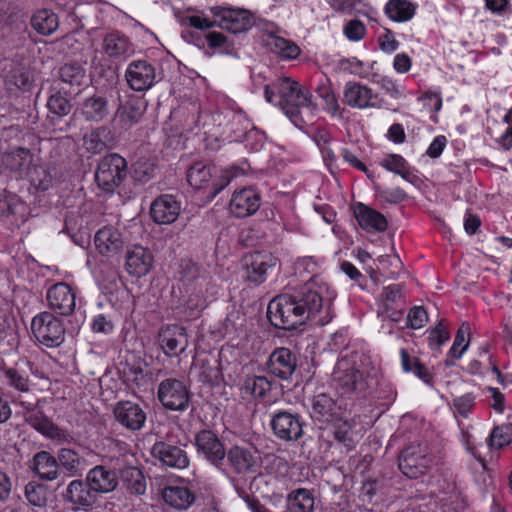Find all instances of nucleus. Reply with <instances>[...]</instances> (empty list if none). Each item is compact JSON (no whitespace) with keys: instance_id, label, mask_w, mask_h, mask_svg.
Listing matches in <instances>:
<instances>
[{"instance_id":"f257e3e1","label":"nucleus","mask_w":512,"mask_h":512,"mask_svg":"<svg viewBox=\"0 0 512 512\" xmlns=\"http://www.w3.org/2000/svg\"><path fill=\"white\" fill-rule=\"evenodd\" d=\"M366 354H345L338 359L333 371L334 388L341 397L350 398L368 387L363 368L370 365Z\"/></svg>"},{"instance_id":"f03ea898","label":"nucleus","mask_w":512,"mask_h":512,"mask_svg":"<svg viewBox=\"0 0 512 512\" xmlns=\"http://www.w3.org/2000/svg\"><path fill=\"white\" fill-rule=\"evenodd\" d=\"M324 292H327L326 285L312 278L301 286L299 290L290 295L293 297L297 307L301 308L302 311L300 312L305 316V320L316 317L324 309L325 315L319 316L317 320L323 326L328 324L333 318L330 312V299L324 300Z\"/></svg>"},{"instance_id":"7ed1b4c3","label":"nucleus","mask_w":512,"mask_h":512,"mask_svg":"<svg viewBox=\"0 0 512 512\" xmlns=\"http://www.w3.org/2000/svg\"><path fill=\"white\" fill-rule=\"evenodd\" d=\"M300 311H302L301 308L297 307L290 294H282L268 304L267 317L273 326L291 330L305 321V316Z\"/></svg>"},{"instance_id":"20e7f679","label":"nucleus","mask_w":512,"mask_h":512,"mask_svg":"<svg viewBox=\"0 0 512 512\" xmlns=\"http://www.w3.org/2000/svg\"><path fill=\"white\" fill-rule=\"evenodd\" d=\"M432 457L428 447L421 443L406 446L398 457L400 471L411 479L424 475L431 467Z\"/></svg>"},{"instance_id":"39448f33","label":"nucleus","mask_w":512,"mask_h":512,"mask_svg":"<svg viewBox=\"0 0 512 512\" xmlns=\"http://www.w3.org/2000/svg\"><path fill=\"white\" fill-rule=\"evenodd\" d=\"M127 175V162L117 153L106 155L98 164L95 173L97 185L104 191L112 192Z\"/></svg>"},{"instance_id":"423d86ee","label":"nucleus","mask_w":512,"mask_h":512,"mask_svg":"<svg viewBox=\"0 0 512 512\" xmlns=\"http://www.w3.org/2000/svg\"><path fill=\"white\" fill-rule=\"evenodd\" d=\"M31 329L39 343L48 348L58 347L65 338V329L50 312H42L32 319Z\"/></svg>"},{"instance_id":"0eeeda50","label":"nucleus","mask_w":512,"mask_h":512,"mask_svg":"<svg viewBox=\"0 0 512 512\" xmlns=\"http://www.w3.org/2000/svg\"><path fill=\"white\" fill-rule=\"evenodd\" d=\"M280 108L298 128H303L313 120L315 106L312 103V94L303 86L297 89L291 99L286 100Z\"/></svg>"},{"instance_id":"6e6552de","label":"nucleus","mask_w":512,"mask_h":512,"mask_svg":"<svg viewBox=\"0 0 512 512\" xmlns=\"http://www.w3.org/2000/svg\"><path fill=\"white\" fill-rule=\"evenodd\" d=\"M2 75L6 88L11 92L30 90L34 82L30 64L23 57L5 59L2 64Z\"/></svg>"},{"instance_id":"1a4fd4ad","label":"nucleus","mask_w":512,"mask_h":512,"mask_svg":"<svg viewBox=\"0 0 512 512\" xmlns=\"http://www.w3.org/2000/svg\"><path fill=\"white\" fill-rule=\"evenodd\" d=\"M124 77L128 87L135 92H145L160 80L156 67L144 59L131 61L126 67Z\"/></svg>"},{"instance_id":"9d476101","label":"nucleus","mask_w":512,"mask_h":512,"mask_svg":"<svg viewBox=\"0 0 512 512\" xmlns=\"http://www.w3.org/2000/svg\"><path fill=\"white\" fill-rule=\"evenodd\" d=\"M278 259L267 251H254L242 259L244 278L250 283L259 285L266 281L269 269L276 267Z\"/></svg>"},{"instance_id":"9b49d317","label":"nucleus","mask_w":512,"mask_h":512,"mask_svg":"<svg viewBox=\"0 0 512 512\" xmlns=\"http://www.w3.org/2000/svg\"><path fill=\"white\" fill-rule=\"evenodd\" d=\"M273 434L282 441H298L304 435V422L297 413L287 410L275 412L270 420Z\"/></svg>"},{"instance_id":"f8f14e48","label":"nucleus","mask_w":512,"mask_h":512,"mask_svg":"<svg viewBox=\"0 0 512 512\" xmlns=\"http://www.w3.org/2000/svg\"><path fill=\"white\" fill-rule=\"evenodd\" d=\"M157 396L166 409L173 411H184L190 404L187 387L177 379L163 380L158 386Z\"/></svg>"},{"instance_id":"ddd939ff","label":"nucleus","mask_w":512,"mask_h":512,"mask_svg":"<svg viewBox=\"0 0 512 512\" xmlns=\"http://www.w3.org/2000/svg\"><path fill=\"white\" fill-rule=\"evenodd\" d=\"M210 11L217 19V26L234 34L244 32L253 25L252 15L245 9L216 6Z\"/></svg>"},{"instance_id":"4468645a","label":"nucleus","mask_w":512,"mask_h":512,"mask_svg":"<svg viewBox=\"0 0 512 512\" xmlns=\"http://www.w3.org/2000/svg\"><path fill=\"white\" fill-rule=\"evenodd\" d=\"M102 52L111 60L124 62L136 52L135 44L124 33L114 30L104 34Z\"/></svg>"},{"instance_id":"2eb2a0df","label":"nucleus","mask_w":512,"mask_h":512,"mask_svg":"<svg viewBox=\"0 0 512 512\" xmlns=\"http://www.w3.org/2000/svg\"><path fill=\"white\" fill-rule=\"evenodd\" d=\"M195 444L199 454L212 465L220 468L226 457L223 443L211 430H201L195 436Z\"/></svg>"},{"instance_id":"dca6fc26","label":"nucleus","mask_w":512,"mask_h":512,"mask_svg":"<svg viewBox=\"0 0 512 512\" xmlns=\"http://www.w3.org/2000/svg\"><path fill=\"white\" fill-rule=\"evenodd\" d=\"M116 421L130 431L142 429L146 421L143 408L132 401H120L113 409Z\"/></svg>"},{"instance_id":"f3484780","label":"nucleus","mask_w":512,"mask_h":512,"mask_svg":"<svg viewBox=\"0 0 512 512\" xmlns=\"http://www.w3.org/2000/svg\"><path fill=\"white\" fill-rule=\"evenodd\" d=\"M46 298L49 307L60 315L68 316L75 310V294L72 288L64 282L50 287Z\"/></svg>"},{"instance_id":"a211bd4d","label":"nucleus","mask_w":512,"mask_h":512,"mask_svg":"<svg viewBox=\"0 0 512 512\" xmlns=\"http://www.w3.org/2000/svg\"><path fill=\"white\" fill-rule=\"evenodd\" d=\"M345 414L341 406L326 393H319L312 399V418L324 425H329L337 421L341 415Z\"/></svg>"},{"instance_id":"6ab92c4d","label":"nucleus","mask_w":512,"mask_h":512,"mask_svg":"<svg viewBox=\"0 0 512 512\" xmlns=\"http://www.w3.org/2000/svg\"><path fill=\"white\" fill-rule=\"evenodd\" d=\"M260 194L252 187L235 191L229 203L230 211L238 218L254 214L260 207Z\"/></svg>"},{"instance_id":"aec40b11","label":"nucleus","mask_w":512,"mask_h":512,"mask_svg":"<svg viewBox=\"0 0 512 512\" xmlns=\"http://www.w3.org/2000/svg\"><path fill=\"white\" fill-rule=\"evenodd\" d=\"M221 354H194L193 365L199 367L200 381L209 385H218L223 379Z\"/></svg>"},{"instance_id":"412c9836","label":"nucleus","mask_w":512,"mask_h":512,"mask_svg":"<svg viewBox=\"0 0 512 512\" xmlns=\"http://www.w3.org/2000/svg\"><path fill=\"white\" fill-rule=\"evenodd\" d=\"M151 454L163 465L171 468L184 469L189 465V459L186 451L164 441L156 442L152 446Z\"/></svg>"},{"instance_id":"4be33fe9","label":"nucleus","mask_w":512,"mask_h":512,"mask_svg":"<svg viewBox=\"0 0 512 512\" xmlns=\"http://www.w3.org/2000/svg\"><path fill=\"white\" fill-rule=\"evenodd\" d=\"M376 97L370 87L355 81L347 82L343 89V101L351 108H373L376 106L373 102Z\"/></svg>"},{"instance_id":"5701e85b","label":"nucleus","mask_w":512,"mask_h":512,"mask_svg":"<svg viewBox=\"0 0 512 512\" xmlns=\"http://www.w3.org/2000/svg\"><path fill=\"white\" fill-rule=\"evenodd\" d=\"M231 467L237 473H253L258 466V450L254 447L233 446L226 454Z\"/></svg>"},{"instance_id":"b1692460","label":"nucleus","mask_w":512,"mask_h":512,"mask_svg":"<svg viewBox=\"0 0 512 512\" xmlns=\"http://www.w3.org/2000/svg\"><path fill=\"white\" fill-rule=\"evenodd\" d=\"M28 214L27 205L12 193L0 196V217L9 225L19 227L26 221Z\"/></svg>"},{"instance_id":"393cba45","label":"nucleus","mask_w":512,"mask_h":512,"mask_svg":"<svg viewBox=\"0 0 512 512\" xmlns=\"http://www.w3.org/2000/svg\"><path fill=\"white\" fill-rule=\"evenodd\" d=\"M79 111L87 122L100 123L110 114L109 101L105 95L96 93L82 101Z\"/></svg>"},{"instance_id":"a878e982","label":"nucleus","mask_w":512,"mask_h":512,"mask_svg":"<svg viewBox=\"0 0 512 512\" xmlns=\"http://www.w3.org/2000/svg\"><path fill=\"white\" fill-rule=\"evenodd\" d=\"M98 497L86 479L71 481L67 486L65 494L68 502L84 509L93 507L97 503Z\"/></svg>"},{"instance_id":"bb28decb","label":"nucleus","mask_w":512,"mask_h":512,"mask_svg":"<svg viewBox=\"0 0 512 512\" xmlns=\"http://www.w3.org/2000/svg\"><path fill=\"white\" fill-rule=\"evenodd\" d=\"M180 203L172 195H161L151 205L150 213L158 224H171L180 214Z\"/></svg>"},{"instance_id":"cd10ccee","label":"nucleus","mask_w":512,"mask_h":512,"mask_svg":"<svg viewBox=\"0 0 512 512\" xmlns=\"http://www.w3.org/2000/svg\"><path fill=\"white\" fill-rule=\"evenodd\" d=\"M153 264L152 253L143 246L136 245L126 252V270L135 277H142L149 273Z\"/></svg>"},{"instance_id":"c85d7f7f","label":"nucleus","mask_w":512,"mask_h":512,"mask_svg":"<svg viewBox=\"0 0 512 512\" xmlns=\"http://www.w3.org/2000/svg\"><path fill=\"white\" fill-rule=\"evenodd\" d=\"M92 490L99 496L114 491L118 486V475L114 470L98 465L92 468L86 476Z\"/></svg>"},{"instance_id":"c756f323","label":"nucleus","mask_w":512,"mask_h":512,"mask_svg":"<svg viewBox=\"0 0 512 512\" xmlns=\"http://www.w3.org/2000/svg\"><path fill=\"white\" fill-rule=\"evenodd\" d=\"M354 216L364 230L383 232L387 229L388 223L385 216L363 203H358L355 206Z\"/></svg>"},{"instance_id":"7c9ffc66","label":"nucleus","mask_w":512,"mask_h":512,"mask_svg":"<svg viewBox=\"0 0 512 512\" xmlns=\"http://www.w3.org/2000/svg\"><path fill=\"white\" fill-rule=\"evenodd\" d=\"M160 346L163 350H179L185 352L188 339L186 329L177 324L163 326L158 335Z\"/></svg>"},{"instance_id":"2f4dec72","label":"nucleus","mask_w":512,"mask_h":512,"mask_svg":"<svg viewBox=\"0 0 512 512\" xmlns=\"http://www.w3.org/2000/svg\"><path fill=\"white\" fill-rule=\"evenodd\" d=\"M31 469L45 481H52L58 477L59 463L48 451H39L32 458Z\"/></svg>"},{"instance_id":"473e14b6","label":"nucleus","mask_w":512,"mask_h":512,"mask_svg":"<svg viewBox=\"0 0 512 512\" xmlns=\"http://www.w3.org/2000/svg\"><path fill=\"white\" fill-rule=\"evenodd\" d=\"M300 87L298 82L286 77L279 79L273 87L266 86L264 96L268 102L280 107L286 100L291 99Z\"/></svg>"},{"instance_id":"72a5a7b5","label":"nucleus","mask_w":512,"mask_h":512,"mask_svg":"<svg viewBox=\"0 0 512 512\" xmlns=\"http://www.w3.org/2000/svg\"><path fill=\"white\" fill-rule=\"evenodd\" d=\"M94 242L102 255L117 253L123 246L119 231L113 227H103L95 234Z\"/></svg>"},{"instance_id":"f704fd0d","label":"nucleus","mask_w":512,"mask_h":512,"mask_svg":"<svg viewBox=\"0 0 512 512\" xmlns=\"http://www.w3.org/2000/svg\"><path fill=\"white\" fill-rule=\"evenodd\" d=\"M2 162L11 171L27 173L32 163L30 151L23 147L2 150Z\"/></svg>"},{"instance_id":"c9c22d12","label":"nucleus","mask_w":512,"mask_h":512,"mask_svg":"<svg viewBox=\"0 0 512 512\" xmlns=\"http://www.w3.org/2000/svg\"><path fill=\"white\" fill-rule=\"evenodd\" d=\"M166 504L177 509L186 510L195 502V495L187 487L168 486L162 491Z\"/></svg>"},{"instance_id":"e433bc0d","label":"nucleus","mask_w":512,"mask_h":512,"mask_svg":"<svg viewBox=\"0 0 512 512\" xmlns=\"http://www.w3.org/2000/svg\"><path fill=\"white\" fill-rule=\"evenodd\" d=\"M268 367L275 376L287 380L297 367L295 354H270Z\"/></svg>"},{"instance_id":"4c0bfd02","label":"nucleus","mask_w":512,"mask_h":512,"mask_svg":"<svg viewBox=\"0 0 512 512\" xmlns=\"http://www.w3.org/2000/svg\"><path fill=\"white\" fill-rule=\"evenodd\" d=\"M120 479L126 489L134 495H143L146 492V479L142 471L134 466H124L119 470Z\"/></svg>"},{"instance_id":"58836bf2","label":"nucleus","mask_w":512,"mask_h":512,"mask_svg":"<svg viewBox=\"0 0 512 512\" xmlns=\"http://www.w3.org/2000/svg\"><path fill=\"white\" fill-rule=\"evenodd\" d=\"M215 167L206 162H196L188 170L187 180L196 189H203L209 186L213 177Z\"/></svg>"},{"instance_id":"ea45409f","label":"nucleus","mask_w":512,"mask_h":512,"mask_svg":"<svg viewBox=\"0 0 512 512\" xmlns=\"http://www.w3.org/2000/svg\"><path fill=\"white\" fill-rule=\"evenodd\" d=\"M316 93L324 101V109L332 116H341L343 109L340 107L337 95L332 89L329 79H322L316 88Z\"/></svg>"},{"instance_id":"a19ab883","label":"nucleus","mask_w":512,"mask_h":512,"mask_svg":"<svg viewBox=\"0 0 512 512\" xmlns=\"http://www.w3.org/2000/svg\"><path fill=\"white\" fill-rule=\"evenodd\" d=\"M289 509L294 512H312L314 509V496L306 488L292 490L287 496Z\"/></svg>"},{"instance_id":"79ce46f5","label":"nucleus","mask_w":512,"mask_h":512,"mask_svg":"<svg viewBox=\"0 0 512 512\" xmlns=\"http://www.w3.org/2000/svg\"><path fill=\"white\" fill-rule=\"evenodd\" d=\"M143 116V109L139 101H127L121 104L116 111V118L124 128L137 124Z\"/></svg>"},{"instance_id":"37998d69","label":"nucleus","mask_w":512,"mask_h":512,"mask_svg":"<svg viewBox=\"0 0 512 512\" xmlns=\"http://www.w3.org/2000/svg\"><path fill=\"white\" fill-rule=\"evenodd\" d=\"M32 27L42 35H51L58 28V17L48 9L37 11L31 19Z\"/></svg>"},{"instance_id":"c03bdc74","label":"nucleus","mask_w":512,"mask_h":512,"mask_svg":"<svg viewBox=\"0 0 512 512\" xmlns=\"http://www.w3.org/2000/svg\"><path fill=\"white\" fill-rule=\"evenodd\" d=\"M385 13L393 21L405 22L413 17L415 8L408 0H389L385 5Z\"/></svg>"},{"instance_id":"a18cd8bd","label":"nucleus","mask_w":512,"mask_h":512,"mask_svg":"<svg viewBox=\"0 0 512 512\" xmlns=\"http://www.w3.org/2000/svg\"><path fill=\"white\" fill-rule=\"evenodd\" d=\"M271 390V383L264 376H252L246 378L241 387L243 397L263 398Z\"/></svg>"},{"instance_id":"49530a36","label":"nucleus","mask_w":512,"mask_h":512,"mask_svg":"<svg viewBox=\"0 0 512 512\" xmlns=\"http://www.w3.org/2000/svg\"><path fill=\"white\" fill-rule=\"evenodd\" d=\"M328 426L333 428V435L339 443H342L348 449L354 448L352 425L349 420H347L345 414L341 415L337 421L330 423Z\"/></svg>"},{"instance_id":"de8ad7c7","label":"nucleus","mask_w":512,"mask_h":512,"mask_svg":"<svg viewBox=\"0 0 512 512\" xmlns=\"http://www.w3.org/2000/svg\"><path fill=\"white\" fill-rule=\"evenodd\" d=\"M352 349L353 352L362 350L361 343L352 341L345 330L338 331L331 335L330 340L327 342L328 352H343L344 350Z\"/></svg>"},{"instance_id":"09e8293b","label":"nucleus","mask_w":512,"mask_h":512,"mask_svg":"<svg viewBox=\"0 0 512 512\" xmlns=\"http://www.w3.org/2000/svg\"><path fill=\"white\" fill-rule=\"evenodd\" d=\"M108 135V130L105 127H98L92 130L90 133L86 134L83 138V146L84 148L93 154H97L102 152L107 148L106 136Z\"/></svg>"},{"instance_id":"8fccbe9b","label":"nucleus","mask_w":512,"mask_h":512,"mask_svg":"<svg viewBox=\"0 0 512 512\" xmlns=\"http://www.w3.org/2000/svg\"><path fill=\"white\" fill-rule=\"evenodd\" d=\"M60 78L63 82L80 86L86 79V70L79 63H66L60 68Z\"/></svg>"},{"instance_id":"3c124183","label":"nucleus","mask_w":512,"mask_h":512,"mask_svg":"<svg viewBox=\"0 0 512 512\" xmlns=\"http://www.w3.org/2000/svg\"><path fill=\"white\" fill-rule=\"evenodd\" d=\"M26 175L37 190L46 191L52 186L53 177L46 167L35 165L29 168Z\"/></svg>"},{"instance_id":"603ef678","label":"nucleus","mask_w":512,"mask_h":512,"mask_svg":"<svg viewBox=\"0 0 512 512\" xmlns=\"http://www.w3.org/2000/svg\"><path fill=\"white\" fill-rule=\"evenodd\" d=\"M27 422L44 435L51 438L59 436V428L40 411L30 414L27 417Z\"/></svg>"},{"instance_id":"864d4df0","label":"nucleus","mask_w":512,"mask_h":512,"mask_svg":"<svg viewBox=\"0 0 512 512\" xmlns=\"http://www.w3.org/2000/svg\"><path fill=\"white\" fill-rule=\"evenodd\" d=\"M380 165L386 170L398 174L405 180H408L410 177V167L401 155H387L380 161Z\"/></svg>"},{"instance_id":"5fc2aeb1","label":"nucleus","mask_w":512,"mask_h":512,"mask_svg":"<svg viewBox=\"0 0 512 512\" xmlns=\"http://www.w3.org/2000/svg\"><path fill=\"white\" fill-rule=\"evenodd\" d=\"M25 498L35 507H44L47 503V487L41 483L31 481L25 486Z\"/></svg>"},{"instance_id":"6e6d98bb","label":"nucleus","mask_w":512,"mask_h":512,"mask_svg":"<svg viewBox=\"0 0 512 512\" xmlns=\"http://www.w3.org/2000/svg\"><path fill=\"white\" fill-rule=\"evenodd\" d=\"M402 366L406 372H414L425 383H430L432 375L421 361L411 354H402Z\"/></svg>"},{"instance_id":"4d7b16f0","label":"nucleus","mask_w":512,"mask_h":512,"mask_svg":"<svg viewBox=\"0 0 512 512\" xmlns=\"http://www.w3.org/2000/svg\"><path fill=\"white\" fill-rule=\"evenodd\" d=\"M512 440V425L506 424L493 428L489 438L488 445L492 449H501L508 445Z\"/></svg>"},{"instance_id":"13d9d810","label":"nucleus","mask_w":512,"mask_h":512,"mask_svg":"<svg viewBox=\"0 0 512 512\" xmlns=\"http://www.w3.org/2000/svg\"><path fill=\"white\" fill-rule=\"evenodd\" d=\"M58 463L71 475H75L79 471L81 458L78 453L72 449L62 448L58 451Z\"/></svg>"},{"instance_id":"bf43d9fd","label":"nucleus","mask_w":512,"mask_h":512,"mask_svg":"<svg viewBox=\"0 0 512 512\" xmlns=\"http://www.w3.org/2000/svg\"><path fill=\"white\" fill-rule=\"evenodd\" d=\"M229 114V124L231 126L230 130L234 134L233 138L239 140L252 127V124L242 111H231Z\"/></svg>"},{"instance_id":"052dcab7","label":"nucleus","mask_w":512,"mask_h":512,"mask_svg":"<svg viewBox=\"0 0 512 512\" xmlns=\"http://www.w3.org/2000/svg\"><path fill=\"white\" fill-rule=\"evenodd\" d=\"M156 166L149 160L139 159L132 167V177L136 182L146 183L154 177Z\"/></svg>"},{"instance_id":"680f3d73","label":"nucleus","mask_w":512,"mask_h":512,"mask_svg":"<svg viewBox=\"0 0 512 512\" xmlns=\"http://www.w3.org/2000/svg\"><path fill=\"white\" fill-rule=\"evenodd\" d=\"M271 45L276 53L286 59H294L300 53V49L295 43L282 37H275Z\"/></svg>"},{"instance_id":"e2e57ef3","label":"nucleus","mask_w":512,"mask_h":512,"mask_svg":"<svg viewBox=\"0 0 512 512\" xmlns=\"http://www.w3.org/2000/svg\"><path fill=\"white\" fill-rule=\"evenodd\" d=\"M470 337V325L468 323H462L456 333L453 345L449 352H465L468 349Z\"/></svg>"},{"instance_id":"0e129e2a","label":"nucleus","mask_w":512,"mask_h":512,"mask_svg":"<svg viewBox=\"0 0 512 512\" xmlns=\"http://www.w3.org/2000/svg\"><path fill=\"white\" fill-rule=\"evenodd\" d=\"M375 83L393 99L404 97V88L389 76H379Z\"/></svg>"},{"instance_id":"69168bd1","label":"nucleus","mask_w":512,"mask_h":512,"mask_svg":"<svg viewBox=\"0 0 512 512\" xmlns=\"http://www.w3.org/2000/svg\"><path fill=\"white\" fill-rule=\"evenodd\" d=\"M429 347L432 350H438L449 339V332L447 326L443 322L432 329L429 333Z\"/></svg>"},{"instance_id":"338daca9","label":"nucleus","mask_w":512,"mask_h":512,"mask_svg":"<svg viewBox=\"0 0 512 512\" xmlns=\"http://www.w3.org/2000/svg\"><path fill=\"white\" fill-rule=\"evenodd\" d=\"M47 107L51 113L58 116L67 115L71 110L70 102L60 94L50 96Z\"/></svg>"},{"instance_id":"774afa93","label":"nucleus","mask_w":512,"mask_h":512,"mask_svg":"<svg viewBox=\"0 0 512 512\" xmlns=\"http://www.w3.org/2000/svg\"><path fill=\"white\" fill-rule=\"evenodd\" d=\"M3 371L10 386L21 392H27L29 390L28 379L24 377L17 368H5Z\"/></svg>"}]
</instances>
